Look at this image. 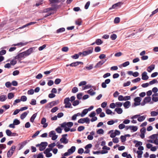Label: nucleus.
<instances>
[{
  "instance_id": "f257e3e1",
  "label": "nucleus",
  "mask_w": 158,
  "mask_h": 158,
  "mask_svg": "<svg viewBox=\"0 0 158 158\" xmlns=\"http://www.w3.org/2000/svg\"><path fill=\"white\" fill-rule=\"evenodd\" d=\"M93 48L90 47L86 50L83 52V56H85L91 54L93 51Z\"/></svg>"
},
{
  "instance_id": "f03ea898",
  "label": "nucleus",
  "mask_w": 158,
  "mask_h": 158,
  "mask_svg": "<svg viewBox=\"0 0 158 158\" xmlns=\"http://www.w3.org/2000/svg\"><path fill=\"white\" fill-rule=\"evenodd\" d=\"M70 98H65L64 100V103L65 104L64 107L65 108H72L71 104L69 102Z\"/></svg>"
},
{
  "instance_id": "7ed1b4c3",
  "label": "nucleus",
  "mask_w": 158,
  "mask_h": 158,
  "mask_svg": "<svg viewBox=\"0 0 158 158\" xmlns=\"http://www.w3.org/2000/svg\"><path fill=\"white\" fill-rule=\"evenodd\" d=\"M67 136V134L63 135H62V138H60V141L61 143L64 144H67L68 142V140L66 138V137Z\"/></svg>"
},
{
  "instance_id": "20e7f679",
  "label": "nucleus",
  "mask_w": 158,
  "mask_h": 158,
  "mask_svg": "<svg viewBox=\"0 0 158 158\" xmlns=\"http://www.w3.org/2000/svg\"><path fill=\"white\" fill-rule=\"evenodd\" d=\"M58 103V101H53L47 104L46 106V108H51L53 106L57 105Z\"/></svg>"
},
{
  "instance_id": "39448f33",
  "label": "nucleus",
  "mask_w": 158,
  "mask_h": 158,
  "mask_svg": "<svg viewBox=\"0 0 158 158\" xmlns=\"http://www.w3.org/2000/svg\"><path fill=\"white\" fill-rule=\"evenodd\" d=\"M52 150V149L47 148L44 151V153L46 155L47 157H49L52 156V153L50 152V151Z\"/></svg>"
},
{
  "instance_id": "423d86ee",
  "label": "nucleus",
  "mask_w": 158,
  "mask_h": 158,
  "mask_svg": "<svg viewBox=\"0 0 158 158\" xmlns=\"http://www.w3.org/2000/svg\"><path fill=\"white\" fill-rule=\"evenodd\" d=\"M73 125V123L72 122H64L61 124V127H70Z\"/></svg>"
},
{
  "instance_id": "0eeeda50",
  "label": "nucleus",
  "mask_w": 158,
  "mask_h": 158,
  "mask_svg": "<svg viewBox=\"0 0 158 158\" xmlns=\"http://www.w3.org/2000/svg\"><path fill=\"white\" fill-rule=\"evenodd\" d=\"M48 145L47 142H42L40 143V151H42L45 149Z\"/></svg>"
},
{
  "instance_id": "6e6552de",
  "label": "nucleus",
  "mask_w": 158,
  "mask_h": 158,
  "mask_svg": "<svg viewBox=\"0 0 158 158\" xmlns=\"http://www.w3.org/2000/svg\"><path fill=\"white\" fill-rule=\"evenodd\" d=\"M141 98L139 97H137L134 98L135 101L134 105L135 106H138L140 105V102L141 100Z\"/></svg>"
},
{
  "instance_id": "1a4fd4ad",
  "label": "nucleus",
  "mask_w": 158,
  "mask_h": 158,
  "mask_svg": "<svg viewBox=\"0 0 158 158\" xmlns=\"http://www.w3.org/2000/svg\"><path fill=\"white\" fill-rule=\"evenodd\" d=\"M106 59L105 60H102L98 62L94 67L95 68H100L101 66L106 61Z\"/></svg>"
},
{
  "instance_id": "9d476101",
  "label": "nucleus",
  "mask_w": 158,
  "mask_h": 158,
  "mask_svg": "<svg viewBox=\"0 0 158 158\" xmlns=\"http://www.w3.org/2000/svg\"><path fill=\"white\" fill-rule=\"evenodd\" d=\"M110 82V80L109 79H106L104 82H103L102 84V87L103 88H106V84H109Z\"/></svg>"
},
{
  "instance_id": "9b49d317",
  "label": "nucleus",
  "mask_w": 158,
  "mask_h": 158,
  "mask_svg": "<svg viewBox=\"0 0 158 158\" xmlns=\"http://www.w3.org/2000/svg\"><path fill=\"white\" fill-rule=\"evenodd\" d=\"M83 63L81 61H76L74 62H73L71 64H69V65L71 67H76L79 64H83Z\"/></svg>"
},
{
  "instance_id": "f8f14e48",
  "label": "nucleus",
  "mask_w": 158,
  "mask_h": 158,
  "mask_svg": "<svg viewBox=\"0 0 158 158\" xmlns=\"http://www.w3.org/2000/svg\"><path fill=\"white\" fill-rule=\"evenodd\" d=\"M46 119L45 118H43L41 121V124L43 125V127L44 128H46L48 125V124L46 123Z\"/></svg>"
},
{
  "instance_id": "ddd939ff",
  "label": "nucleus",
  "mask_w": 158,
  "mask_h": 158,
  "mask_svg": "<svg viewBox=\"0 0 158 158\" xmlns=\"http://www.w3.org/2000/svg\"><path fill=\"white\" fill-rule=\"evenodd\" d=\"M148 77L147 75V73L144 72L142 74V79L144 80H146L148 79Z\"/></svg>"
},
{
  "instance_id": "4468645a",
  "label": "nucleus",
  "mask_w": 158,
  "mask_h": 158,
  "mask_svg": "<svg viewBox=\"0 0 158 158\" xmlns=\"http://www.w3.org/2000/svg\"><path fill=\"white\" fill-rule=\"evenodd\" d=\"M155 65L154 64H151L148 67L147 71L149 73H151L155 69Z\"/></svg>"
},
{
  "instance_id": "2eb2a0df",
  "label": "nucleus",
  "mask_w": 158,
  "mask_h": 158,
  "mask_svg": "<svg viewBox=\"0 0 158 158\" xmlns=\"http://www.w3.org/2000/svg\"><path fill=\"white\" fill-rule=\"evenodd\" d=\"M25 55L24 52L19 53L15 57V59H17L19 58H24L25 57Z\"/></svg>"
},
{
  "instance_id": "dca6fc26",
  "label": "nucleus",
  "mask_w": 158,
  "mask_h": 158,
  "mask_svg": "<svg viewBox=\"0 0 158 158\" xmlns=\"http://www.w3.org/2000/svg\"><path fill=\"white\" fill-rule=\"evenodd\" d=\"M33 51V49L32 48H31L29 49L28 50L24 52L25 55V56H27L30 54Z\"/></svg>"
},
{
  "instance_id": "f3484780",
  "label": "nucleus",
  "mask_w": 158,
  "mask_h": 158,
  "mask_svg": "<svg viewBox=\"0 0 158 158\" xmlns=\"http://www.w3.org/2000/svg\"><path fill=\"white\" fill-rule=\"evenodd\" d=\"M123 105L125 108L127 109L129 108L131 106L130 102L129 101H126L123 104Z\"/></svg>"
},
{
  "instance_id": "a211bd4d",
  "label": "nucleus",
  "mask_w": 158,
  "mask_h": 158,
  "mask_svg": "<svg viewBox=\"0 0 158 158\" xmlns=\"http://www.w3.org/2000/svg\"><path fill=\"white\" fill-rule=\"evenodd\" d=\"M76 150V147L75 146H72L69 149L68 152L70 154H72Z\"/></svg>"
},
{
  "instance_id": "6ab92c4d",
  "label": "nucleus",
  "mask_w": 158,
  "mask_h": 158,
  "mask_svg": "<svg viewBox=\"0 0 158 158\" xmlns=\"http://www.w3.org/2000/svg\"><path fill=\"white\" fill-rule=\"evenodd\" d=\"M146 115H144L142 116H139L137 118V120L139 122H141L143 121L146 118Z\"/></svg>"
},
{
  "instance_id": "aec40b11",
  "label": "nucleus",
  "mask_w": 158,
  "mask_h": 158,
  "mask_svg": "<svg viewBox=\"0 0 158 158\" xmlns=\"http://www.w3.org/2000/svg\"><path fill=\"white\" fill-rule=\"evenodd\" d=\"M114 111L119 114H122L123 111L122 109L120 108H116L114 110Z\"/></svg>"
},
{
  "instance_id": "412c9836",
  "label": "nucleus",
  "mask_w": 158,
  "mask_h": 158,
  "mask_svg": "<svg viewBox=\"0 0 158 158\" xmlns=\"http://www.w3.org/2000/svg\"><path fill=\"white\" fill-rule=\"evenodd\" d=\"M151 100V97H146L143 100V102L145 103L149 102Z\"/></svg>"
},
{
  "instance_id": "4be33fe9",
  "label": "nucleus",
  "mask_w": 158,
  "mask_h": 158,
  "mask_svg": "<svg viewBox=\"0 0 158 158\" xmlns=\"http://www.w3.org/2000/svg\"><path fill=\"white\" fill-rule=\"evenodd\" d=\"M129 129L133 131V132L136 131L138 129L137 127L136 126H129Z\"/></svg>"
},
{
  "instance_id": "5701e85b",
  "label": "nucleus",
  "mask_w": 158,
  "mask_h": 158,
  "mask_svg": "<svg viewBox=\"0 0 158 158\" xmlns=\"http://www.w3.org/2000/svg\"><path fill=\"white\" fill-rule=\"evenodd\" d=\"M27 112H24L21 115L20 118L22 119H23L26 117L29 112L28 111H27Z\"/></svg>"
},
{
  "instance_id": "b1692460",
  "label": "nucleus",
  "mask_w": 158,
  "mask_h": 158,
  "mask_svg": "<svg viewBox=\"0 0 158 158\" xmlns=\"http://www.w3.org/2000/svg\"><path fill=\"white\" fill-rule=\"evenodd\" d=\"M7 98L6 95H3L0 96V101L1 102L4 101Z\"/></svg>"
},
{
  "instance_id": "393cba45",
  "label": "nucleus",
  "mask_w": 158,
  "mask_h": 158,
  "mask_svg": "<svg viewBox=\"0 0 158 158\" xmlns=\"http://www.w3.org/2000/svg\"><path fill=\"white\" fill-rule=\"evenodd\" d=\"M37 113H35L31 117L30 119V121L32 123H33L34 122V120L37 115Z\"/></svg>"
},
{
  "instance_id": "a878e982",
  "label": "nucleus",
  "mask_w": 158,
  "mask_h": 158,
  "mask_svg": "<svg viewBox=\"0 0 158 158\" xmlns=\"http://www.w3.org/2000/svg\"><path fill=\"white\" fill-rule=\"evenodd\" d=\"M88 112L87 109H84L81 112V117H83L84 116L88 113Z\"/></svg>"
},
{
  "instance_id": "bb28decb",
  "label": "nucleus",
  "mask_w": 158,
  "mask_h": 158,
  "mask_svg": "<svg viewBox=\"0 0 158 158\" xmlns=\"http://www.w3.org/2000/svg\"><path fill=\"white\" fill-rule=\"evenodd\" d=\"M87 93L91 96L94 95L95 94V92L93 91L92 89H91L87 91Z\"/></svg>"
},
{
  "instance_id": "cd10ccee",
  "label": "nucleus",
  "mask_w": 158,
  "mask_h": 158,
  "mask_svg": "<svg viewBox=\"0 0 158 158\" xmlns=\"http://www.w3.org/2000/svg\"><path fill=\"white\" fill-rule=\"evenodd\" d=\"M102 43L103 42L100 39H97L95 41V43L98 45H101Z\"/></svg>"
},
{
  "instance_id": "c85d7f7f",
  "label": "nucleus",
  "mask_w": 158,
  "mask_h": 158,
  "mask_svg": "<svg viewBox=\"0 0 158 158\" xmlns=\"http://www.w3.org/2000/svg\"><path fill=\"white\" fill-rule=\"evenodd\" d=\"M65 30V29L64 27H62L57 30L56 31V32L57 33H61L64 31Z\"/></svg>"
},
{
  "instance_id": "c756f323",
  "label": "nucleus",
  "mask_w": 158,
  "mask_h": 158,
  "mask_svg": "<svg viewBox=\"0 0 158 158\" xmlns=\"http://www.w3.org/2000/svg\"><path fill=\"white\" fill-rule=\"evenodd\" d=\"M92 87V86L90 85H87L85 86L82 87V89L84 90Z\"/></svg>"
},
{
  "instance_id": "7c9ffc66",
  "label": "nucleus",
  "mask_w": 158,
  "mask_h": 158,
  "mask_svg": "<svg viewBox=\"0 0 158 158\" xmlns=\"http://www.w3.org/2000/svg\"><path fill=\"white\" fill-rule=\"evenodd\" d=\"M97 133L98 134H103L104 133V131L102 129H100L97 131Z\"/></svg>"
},
{
  "instance_id": "2f4dec72",
  "label": "nucleus",
  "mask_w": 158,
  "mask_h": 158,
  "mask_svg": "<svg viewBox=\"0 0 158 158\" xmlns=\"http://www.w3.org/2000/svg\"><path fill=\"white\" fill-rule=\"evenodd\" d=\"M28 42H26L24 43H20L17 44H14V46H20V45L21 46H22L23 45H26L27 44H28Z\"/></svg>"
},
{
  "instance_id": "473e14b6",
  "label": "nucleus",
  "mask_w": 158,
  "mask_h": 158,
  "mask_svg": "<svg viewBox=\"0 0 158 158\" xmlns=\"http://www.w3.org/2000/svg\"><path fill=\"white\" fill-rule=\"evenodd\" d=\"M138 154L137 157L138 158H141L142 157V155L143 153V152L142 151H138L137 152Z\"/></svg>"
},
{
  "instance_id": "72a5a7b5",
  "label": "nucleus",
  "mask_w": 158,
  "mask_h": 158,
  "mask_svg": "<svg viewBox=\"0 0 158 158\" xmlns=\"http://www.w3.org/2000/svg\"><path fill=\"white\" fill-rule=\"evenodd\" d=\"M79 103V102L78 100H76L74 101L72 103V105L74 106H76L78 105Z\"/></svg>"
},
{
  "instance_id": "f704fd0d",
  "label": "nucleus",
  "mask_w": 158,
  "mask_h": 158,
  "mask_svg": "<svg viewBox=\"0 0 158 158\" xmlns=\"http://www.w3.org/2000/svg\"><path fill=\"white\" fill-rule=\"evenodd\" d=\"M13 123L15 125H18L20 124V121L17 119H15L14 120Z\"/></svg>"
},
{
  "instance_id": "c9c22d12",
  "label": "nucleus",
  "mask_w": 158,
  "mask_h": 158,
  "mask_svg": "<svg viewBox=\"0 0 158 158\" xmlns=\"http://www.w3.org/2000/svg\"><path fill=\"white\" fill-rule=\"evenodd\" d=\"M157 81L156 79H154L149 82V84L150 85H152L156 83H157Z\"/></svg>"
},
{
  "instance_id": "e433bc0d",
  "label": "nucleus",
  "mask_w": 158,
  "mask_h": 158,
  "mask_svg": "<svg viewBox=\"0 0 158 158\" xmlns=\"http://www.w3.org/2000/svg\"><path fill=\"white\" fill-rule=\"evenodd\" d=\"M158 114V113L155 111H152L151 112V114L152 116H157Z\"/></svg>"
},
{
  "instance_id": "4c0bfd02",
  "label": "nucleus",
  "mask_w": 158,
  "mask_h": 158,
  "mask_svg": "<svg viewBox=\"0 0 158 158\" xmlns=\"http://www.w3.org/2000/svg\"><path fill=\"white\" fill-rule=\"evenodd\" d=\"M78 91V88L77 87H74L73 88L72 90V92L73 93H76Z\"/></svg>"
},
{
  "instance_id": "58836bf2",
  "label": "nucleus",
  "mask_w": 158,
  "mask_h": 158,
  "mask_svg": "<svg viewBox=\"0 0 158 158\" xmlns=\"http://www.w3.org/2000/svg\"><path fill=\"white\" fill-rule=\"evenodd\" d=\"M27 100V98L25 96H22L20 98L21 101L23 102H25Z\"/></svg>"
},
{
  "instance_id": "ea45409f",
  "label": "nucleus",
  "mask_w": 158,
  "mask_h": 158,
  "mask_svg": "<svg viewBox=\"0 0 158 158\" xmlns=\"http://www.w3.org/2000/svg\"><path fill=\"white\" fill-rule=\"evenodd\" d=\"M14 97L13 94L12 93H9L8 94V98L9 99H11L13 98Z\"/></svg>"
},
{
  "instance_id": "a19ab883",
  "label": "nucleus",
  "mask_w": 158,
  "mask_h": 158,
  "mask_svg": "<svg viewBox=\"0 0 158 158\" xmlns=\"http://www.w3.org/2000/svg\"><path fill=\"white\" fill-rule=\"evenodd\" d=\"M149 138L152 139H157L158 137L157 135L153 134L150 136Z\"/></svg>"
},
{
  "instance_id": "79ce46f5",
  "label": "nucleus",
  "mask_w": 158,
  "mask_h": 158,
  "mask_svg": "<svg viewBox=\"0 0 158 158\" xmlns=\"http://www.w3.org/2000/svg\"><path fill=\"white\" fill-rule=\"evenodd\" d=\"M130 64V62L128 61H127L124 63H123L121 65H122L123 67H126L127 66L129 65Z\"/></svg>"
},
{
  "instance_id": "37998d69",
  "label": "nucleus",
  "mask_w": 158,
  "mask_h": 158,
  "mask_svg": "<svg viewBox=\"0 0 158 158\" xmlns=\"http://www.w3.org/2000/svg\"><path fill=\"white\" fill-rule=\"evenodd\" d=\"M137 143L135 144V147H137L139 146H141L142 144V143L140 141H136Z\"/></svg>"
},
{
  "instance_id": "c03bdc74",
  "label": "nucleus",
  "mask_w": 158,
  "mask_h": 158,
  "mask_svg": "<svg viewBox=\"0 0 158 158\" xmlns=\"http://www.w3.org/2000/svg\"><path fill=\"white\" fill-rule=\"evenodd\" d=\"M117 35L115 34H113L110 35V38L111 39L113 40H115L117 38Z\"/></svg>"
},
{
  "instance_id": "a18cd8bd",
  "label": "nucleus",
  "mask_w": 158,
  "mask_h": 158,
  "mask_svg": "<svg viewBox=\"0 0 158 158\" xmlns=\"http://www.w3.org/2000/svg\"><path fill=\"white\" fill-rule=\"evenodd\" d=\"M84 152V149L82 148H80L78 149L77 152L78 153L81 154Z\"/></svg>"
},
{
  "instance_id": "49530a36",
  "label": "nucleus",
  "mask_w": 158,
  "mask_h": 158,
  "mask_svg": "<svg viewBox=\"0 0 158 158\" xmlns=\"http://www.w3.org/2000/svg\"><path fill=\"white\" fill-rule=\"evenodd\" d=\"M55 130L58 133H61L62 132V129L60 127L56 128Z\"/></svg>"
},
{
  "instance_id": "de8ad7c7",
  "label": "nucleus",
  "mask_w": 158,
  "mask_h": 158,
  "mask_svg": "<svg viewBox=\"0 0 158 158\" xmlns=\"http://www.w3.org/2000/svg\"><path fill=\"white\" fill-rule=\"evenodd\" d=\"M13 153L10 151L9 150L7 152V156L8 157H10L13 154Z\"/></svg>"
},
{
  "instance_id": "09e8293b",
  "label": "nucleus",
  "mask_w": 158,
  "mask_h": 158,
  "mask_svg": "<svg viewBox=\"0 0 158 158\" xmlns=\"http://www.w3.org/2000/svg\"><path fill=\"white\" fill-rule=\"evenodd\" d=\"M141 79L139 77H137V78L133 80L132 81L133 83H136L140 81Z\"/></svg>"
},
{
  "instance_id": "8fccbe9b",
  "label": "nucleus",
  "mask_w": 158,
  "mask_h": 158,
  "mask_svg": "<svg viewBox=\"0 0 158 158\" xmlns=\"http://www.w3.org/2000/svg\"><path fill=\"white\" fill-rule=\"evenodd\" d=\"M85 129V127L83 126H80L78 127L77 128V131H81Z\"/></svg>"
},
{
  "instance_id": "3c124183",
  "label": "nucleus",
  "mask_w": 158,
  "mask_h": 158,
  "mask_svg": "<svg viewBox=\"0 0 158 158\" xmlns=\"http://www.w3.org/2000/svg\"><path fill=\"white\" fill-rule=\"evenodd\" d=\"M6 135L8 136H11L12 133L11 132L9 129L6 130Z\"/></svg>"
},
{
  "instance_id": "603ef678",
  "label": "nucleus",
  "mask_w": 158,
  "mask_h": 158,
  "mask_svg": "<svg viewBox=\"0 0 158 158\" xmlns=\"http://www.w3.org/2000/svg\"><path fill=\"white\" fill-rule=\"evenodd\" d=\"M120 20V18L119 17H116L114 20V23H118Z\"/></svg>"
},
{
  "instance_id": "864d4df0",
  "label": "nucleus",
  "mask_w": 158,
  "mask_h": 158,
  "mask_svg": "<svg viewBox=\"0 0 158 158\" xmlns=\"http://www.w3.org/2000/svg\"><path fill=\"white\" fill-rule=\"evenodd\" d=\"M120 139L122 142H125L126 140V137L125 136L122 135L120 137Z\"/></svg>"
},
{
  "instance_id": "5fc2aeb1",
  "label": "nucleus",
  "mask_w": 158,
  "mask_h": 158,
  "mask_svg": "<svg viewBox=\"0 0 158 158\" xmlns=\"http://www.w3.org/2000/svg\"><path fill=\"white\" fill-rule=\"evenodd\" d=\"M49 136L50 137H52V136L56 134L55 131H51L49 133Z\"/></svg>"
},
{
  "instance_id": "6e6d98bb",
  "label": "nucleus",
  "mask_w": 158,
  "mask_h": 158,
  "mask_svg": "<svg viewBox=\"0 0 158 158\" xmlns=\"http://www.w3.org/2000/svg\"><path fill=\"white\" fill-rule=\"evenodd\" d=\"M40 133V131H37L32 136V138H35Z\"/></svg>"
},
{
  "instance_id": "4d7b16f0",
  "label": "nucleus",
  "mask_w": 158,
  "mask_h": 158,
  "mask_svg": "<svg viewBox=\"0 0 158 158\" xmlns=\"http://www.w3.org/2000/svg\"><path fill=\"white\" fill-rule=\"evenodd\" d=\"M52 8H48L45 9L44 10L43 12L44 13H48V11L52 10Z\"/></svg>"
},
{
  "instance_id": "13d9d810",
  "label": "nucleus",
  "mask_w": 158,
  "mask_h": 158,
  "mask_svg": "<svg viewBox=\"0 0 158 158\" xmlns=\"http://www.w3.org/2000/svg\"><path fill=\"white\" fill-rule=\"evenodd\" d=\"M55 145H56L55 143H51V144H49L48 145V147H49V148L52 149V148H53L54 146H55Z\"/></svg>"
},
{
  "instance_id": "bf43d9fd",
  "label": "nucleus",
  "mask_w": 158,
  "mask_h": 158,
  "mask_svg": "<svg viewBox=\"0 0 158 158\" xmlns=\"http://www.w3.org/2000/svg\"><path fill=\"white\" fill-rule=\"evenodd\" d=\"M58 110V108L57 107H55L52 108L51 110V112L52 113H55Z\"/></svg>"
},
{
  "instance_id": "052dcab7",
  "label": "nucleus",
  "mask_w": 158,
  "mask_h": 158,
  "mask_svg": "<svg viewBox=\"0 0 158 158\" xmlns=\"http://www.w3.org/2000/svg\"><path fill=\"white\" fill-rule=\"evenodd\" d=\"M71 57L73 59H77L79 57L78 55L77 54H75L74 55L72 56Z\"/></svg>"
},
{
  "instance_id": "680f3d73",
  "label": "nucleus",
  "mask_w": 158,
  "mask_h": 158,
  "mask_svg": "<svg viewBox=\"0 0 158 158\" xmlns=\"http://www.w3.org/2000/svg\"><path fill=\"white\" fill-rule=\"evenodd\" d=\"M90 1H89L88 2H87L85 6V9H88L89 5H90Z\"/></svg>"
},
{
  "instance_id": "e2e57ef3",
  "label": "nucleus",
  "mask_w": 158,
  "mask_h": 158,
  "mask_svg": "<svg viewBox=\"0 0 158 158\" xmlns=\"http://www.w3.org/2000/svg\"><path fill=\"white\" fill-rule=\"evenodd\" d=\"M69 48L67 47H64L62 48L61 50L63 52H67L68 51Z\"/></svg>"
},
{
  "instance_id": "0e129e2a",
  "label": "nucleus",
  "mask_w": 158,
  "mask_h": 158,
  "mask_svg": "<svg viewBox=\"0 0 158 158\" xmlns=\"http://www.w3.org/2000/svg\"><path fill=\"white\" fill-rule=\"evenodd\" d=\"M86 82L85 81H83L81 82L79 84V86H80L82 85H86Z\"/></svg>"
},
{
  "instance_id": "69168bd1",
  "label": "nucleus",
  "mask_w": 158,
  "mask_h": 158,
  "mask_svg": "<svg viewBox=\"0 0 158 158\" xmlns=\"http://www.w3.org/2000/svg\"><path fill=\"white\" fill-rule=\"evenodd\" d=\"M94 51L96 52H98L101 51V48L100 47L97 46L95 47Z\"/></svg>"
},
{
  "instance_id": "338daca9",
  "label": "nucleus",
  "mask_w": 158,
  "mask_h": 158,
  "mask_svg": "<svg viewBox=\"0 0 158 158\" xmlns=\"http://www.w3.org/2000/svg\"><path fill=\"white\" fill-rule=\"evenodd\" d=\"M11 84L9 81L5 83V85L7 88H9L11 86Z\"/></svg>"
},
{
  "instance_id": "774afa93",
  "label": "nucleus",
  "mask_w": 158,
  "mask_h": 158,
  "mask_svg": "<svg viewBox=\"0 0 158 158\" xmlns=\"http://www.w3.org/2000/svg\"><path fill=\"white\" fill-rule=\"evenodd\" d=\"M61 82V80L59 78L56 79L54 82L56 84H58Z\"/></svg>"
}]
</instances>
